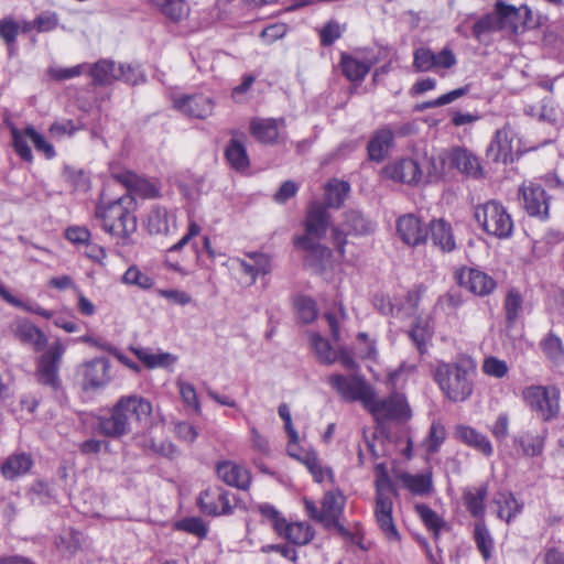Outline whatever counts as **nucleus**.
Wrapping results in <instances>:
<instances>
[{
    "instance_id": "1",
    "label": "nucleus",
    "mask_w": 564,
    "mask_h": 564,
    "mask_svg": "<svg viewBox=\"0 0 564 564\" xmlns=\"http://www.w3.org/2000/svg\"><path fill=\"white\" fill-rule=\"evenodd\" d=\"M476 366L469 358H459L452 362L436 361L433 379L443 395L452 402H464L474 392Z\"/></svg>"
},
{
    "instance_id": "2",
    "label": "nucleus",
    "mask_w": 564,
    "mask_h": 564,
    "mask_svg": "<svg viewBox=\"0 0 564 564\" xmlns=\"http://www.w3.org/2000/svg\"><path fill=\"white\" fill-rule=\"evenodd\" d=\"M134 198L126 194L113 200L101 199L95 209V216L101 220L102 229L113 237L128 238L137 230Z\"/></svg>"
},
{
    "instance_id": "3",
    "label": "nucleus",
    "mask_w": 564,
    "mask_h": 564,
    "mask_svg": "<svg viewBox=\"0 0 564 564\" xmlns=\"http://www.w3.org/2000/svg\"><path fill=\"white\" fill-rule=\"evenodd\" d=\"M382 175L393 182L412 185L423 181L424 176L437 177L440 173L432 159L424 158L422 161H417L405 158L386 165Z\"/></svg>"
},
{
    "instance_id": "4",
    "label": "nucleus",
    "mask_w": 564,
    "mask_h": 564,
    "mask_svg": "<svg viewBox=\"0 0 564 564\" xmlns=\"http://www.w3.org/2000/svg\"><path fill=\"white\" fill-rule=\"evenodd\" d=\"M394 488L387 474H381L376 480L375 516L380 530L390 541L399 540V532L392 518Z\"/></svg>"
},
{
    "instance_id": "5",
    "label": "nucleus",
    "mask_w": 564,
    "mask_h": 564,
    "mask_svg": "<svg viewBox=\"0 0 564 564\" xmlns=\"http://www.w3.org/2000/svg\"><path fill=\"white\" fill-rule=\"evenodd\" d=\"M475 218L490 236L509 238L513 230V220L503 205L496 200L487 202L475 209Z\"/></svg>"
},
{
    "instance_id": "6",
    "label": "nucleus",
    "mask_w": 564,
    "mask_h": 564,
    "mask_svg": "<svg viewBox=\"0 0 564 564\" xmlns=\"http://www.w3.org/2000/svg\"><path fill=\"white\" fill-rule=\"evenodd\" d=\"M525 404L542 420L549 421L560 411V391L555 387L531 386L523 390Z\"/></svg>"
},
{
    "instance_id": "7",
    "label": "nucleus",
    "mask_w": 564,
    "mask_h": 564,
    "mask_svg": "<svg viewBox=\"0 0 564 564\" xmlns=\"http://www.w3.org/2000/svg\"><path fill=\"white\" fill-rule=\"evenodd\" d=\"M327 382L344 401L360 402L364 408H366L375 390L364 377L358 375L334 373L328 377Z\"/></svg>"
},
{
    "instance_id": "8",
    "label": "nucleus",
    "mask_w": 564,
    "mask_h": 564,
    "mask_svg": "<svg viewBox=\"0 0 564 564\" xmlns=\"http://www.w3.org/2000/svg\"><path fill=\"white\" fill-rule=\"evenodd\" d=\"M365 409L369 411L377 421L388 419L406 420L411 415L405 397L397 392L388 398L380 399L373 390L372 397L369 399Z\"/></svg>"
},
{
    "instance_id": "9",
    "label": "nucleus",
    "mask_w": 564,
    "mask_h": 564,
    "mask_svg": "<svg viewBox=\"0 0 564 564\" xmlns=\"http://www.w3.org/2000/svg\"><path fill=\"white\" fill-rule=\"evenodd\" d=\"M329 223L326 208L318 203H313L307 212L306 234L296 239V245L304 250L315 251L319 248L317 241L325 235Z\"/></svg>"
},
{
    "instance_id": "10",
    "label": "nucleus",
    "mask_w": 564,
    "mask_h": 564,
    "mask_svg": "<svg viewBox=\"0 0 564 564\" xmlns=\"http://www.w3.org/2000/svg\"><path fill=\"white\" fill-rule=\"evenodd\" d=\"M65 350L66 345L61 340H55L47 351L41 356L37 366V373L42 383L53 388L57 387L58 367Z\"/></svg>"
},
{
    "instance_id": "11",
    "label": "nucleus",
    "mask_w": 564,
    "mask_h": 564,
    "mask_svg": "<svg viewBox=\"0 0 564 564\" xmlns=\"http://www.w3.org/2000/svg\"><path fill=\"white\" fill-rule=\"evenodd\" d=\"M10 333L21 344L30 346L34 351H42L46 344V335L28 318H15L9 326Z\"/></svg>"
},
{
    "instance_id": "12",
    "label": "nucleus",
    "mask_w": 564,
    "mask_h": 564,
    "mask_svg": "<svg viewBox=\"0 0 564 564\" xmlns=\"http://www.w3.org/2000/svg\"><path fill=\"white\" fill-rule=\"evenodd\" d=\"M110 361L107 358H95L82 366L84 390H97L106 387L110 380Z\"/></svg>"
},
{
    "instance_id": "13",
    "label": "nucleus",
    "mask_w": 564,
    "mask_h": 564,
    "mask_svg": "<svg viewBox=\"0 0 564 564\" xmlns=\"http://www.w3.org/2000/svg\"><path fill=\"white\" fill-rule=\"evenodd\" d=\"M173 106L186 116L205 119L213 115L215 102L208 96L194 94L174 98Z\"/></svg>"
},
{
    "instance_id": "14",
    "label": "nucleus",
    "mask_w": 564,
    "mask_h": 564,
    "mask_svg": "<svg viewBox=\"0 0 564 564\" xmlns=\"http://www.w3.org/2000/svg\"><path fill=\"white\" fill-rule=\"evenodd\" d=\"M457 280L460 286L479 296L488 295L496 288L491 276L474 268H463L457 274Z\"/></svg>"
},
{
    "instance_id": "15",
    "label": "nucleus",
    "mask_w": 564,
    "mask_h": 564,
    "mask_svg": "<svg viewBox=\"0 0 564 564\" xmlns=\"http://www.w3.org/2000/svg\"><path fill=\"white\" fill-rule=\"evenodd\" d=\"M373 230V224L364 217L362 214L356 210H350L346 214L345 230L337 227L333 229L334 240L337 243L338 251L344 257L345 237L349 234L366 235Z\"/></svg>"
},
{
    "instance_id": "16",
    "label": "nucleus",
    "mask_w": 564,
    "mask_h": 564,
    "mask_svg": "<svg viewBox=\"0 0 564 564\" xmlns=\"http://www.w3.org/2000/svg\"><path fill=\"white\" fill-rule=\"evenodd\" d=\"M216 473L218 478L230 487L247 490L251 485L250 471L235 462H219L216 466Z\"/></svg>"
},
{
    "instance_id": "17",
    "label": "nucleus",
    "mask_w": 564,
    "mask_h": 564,
    "mask_svg": "<svg viewBox=\"0 0 564 564\" xmlns=\"http://www.w3.org/2000/svg\"><path fill=\"white\" fill-rule=\"evenodd\" d=\"M516 133L510 126L497 130L488 149L487 155L495 162L508 163L512 161L513 139Z\"/></svg>"
},
{
    "instance_id": "18",
    "label": "nucleus",
    "mask_w": 564,
    "mask_h": 564,
    "mask_svg": "<svg viewBox=\"0 0 564 564\" xmlns=\"http://www.w3.org/2000/svg\"><path fill=\"white\" fill-rule=\"evenodd\" d=\"M199 506L204 513L223 516L232 512L228 494L219 487L207 488L199 496Z\"/></svg>"
},
{
    "instance_id": "19",
    "label": "nucleus",
    "mask_w": 564,
    "mask_h": 564,
    "mask_svg": "<svg viewBox=\"0 0 564 564\" xmlns=\"http://www.w3.org/2000/svg\"><path fill=\"white\" fill-rule=\"evenodd\" d=\"M397 232L401 240L409 246L421 245L427 238L426 227L412 214L403 215L398 219Z\"/></svg>"
},
{
    "instance_id": "20",
    "label": "nucleus",
    "mask_w": 564,
    "mask_h": 564,
    "mask_svg": "<svg viewBox=\"0 0 564 564\" xmlns=\"http://www.w3.org/2000/svg\"><path fill=\"white\" fill-rule=\"evenodd\" d=\"M523 207L531 216L547 217L549 202L545 191L538 184L529 182L520 188Z\"/></svg>"
},
{
    "instance_id": "21",
    "label": "nucleus",
    "mask_w": 564,
    "mask_h": 564,
    "mask_svg": "<svg viewBox=\"0 0 564 564\" xmlns=\"http://www.w3.org/2000/svg\"><path fill=\"white\" fill-rule=\"evenodd\" d=\"M283 118H253L250 121L251 134L261 143L274 144L281 137V129H284Z\"/></svg>"
},
{
    "instance_id": "22",
    "label": "nucleus",
    "mask_w": 564,
    "mask_h": 564,
    "mask_svg": "<svg viewBox=\"0 0 564 564\" xmlns=\"http://www.w3.org/2000/svg\"><path fill=\"white\" fill-rule=\"evenodd\" d=\"M99 431L112 437L127 434L130 431V421L123 408H120V401L113 406L109 416H102L98 422Z\"/></svg>"
},
{
    "instance_id": "23",
    "label": "nucleus",
    "mask_w": 564,
    "mask_h": 564,
    "mask_svg": "<svg viewBox=\"0 0 564 564\" xmlns=\"http://www.w3.org/2000/svg\"><path fill=\"white\" fill-rule=\"evenodd\" d=\"M345 507V497L339 490L327 491L322 500L321 522L336 527Z\"/></svg>"
},
{
    "instance_id": "24",
    "label": "nucleus",
    "mask_w": 564,
    "mask_h": 564,
    "mask_svg": "<svg viewBox=\"0 0 564 564\" xmlns=\"http://www.w3.org/2000/svg\"><path fill=\"white\" fill-rule=\"evenodd\" d=\"M454 434L458 441L475 448L485 456L492 455L494 448L490 441L486 435L479 433L475 429L460 424L455 427Z\"/></svg>"
},
{
    "instance_id": "25",
    "label": "nucleus",
    "mask_w": 564,
    "mask_h": 564,
    "mask_svg": "<svg viewBox=\"0 0 564 564\" xmlns=\"http://www.w3.org/2000/svg\"><path fill=\"white\" fill-rule=\"evenodd\" d=\"M237 261L243 273L251 278L252 283L256 282L259 275H267L272 271L271 259L265 253H247L245 259H238Z\"/></svg>"
},
{
    "instance_id": "26",
    "label": "nucleus",
    "mask_w": 564,
    "mask_h": 564,
    "mask_svg": "<svg viewBox=\"0 0 564 564\" xmlns=\"http://www.w3.org/2000/svg\"><path fill=\"white\" fill-rule=\"evenodd\" d=\"M276 534L294 545H305L314 538V530L307 522H288L285 520Z\"/></svg>"
},
{
    "instance_id": "27",
    "label": "nucleus",
    "mask_w": 564,
    "mask_h": 564,
    "mask_svg": "<svg viewBox=\"0 0 564 564\" xmlns=\"http://www.w3.org/2000/svg\"><path fill=\"white\" fill-rule=\"evenodd\" d=\"M120 408L129 416V421L134 419L137 422L148 421L152 414V404L145 398L139 395H126L119 399Z\"/></svg>"
},
{
    "instance_id": "28",
    "label": "nucleus",
    "mask_w": 564,
    "mask_h": 564,
    "mask_svg": "<svg viewBox=\"0 0 564 564\" xmlns=\"http://www.w3.org/2000/svg\"><path fill=\"white\" fill-rule=\"evenodd\" d=\"M147 226L150 234L167 235L176 226L175 215L163 207H154L149 213Z\"/></svg>"
},
{
    "instance_id": "29",
    "label": "nucleus",
    "mask_w": 564,
    "mask_h": 564,
    "mask_svg": "<svg viewBox=\"0 0 564 564\" xmlns=\"http://www.w3.org/2000/svg\"><path fill=\"white\" fill-rule=\"evenodd\" d=\"M33 460L25 453H15L10 455L1 466V474L6 479H15L25 475L32 467Z\"/></svg>"
},
{
    "instance_id": "30",
    "label": "nucleus",
    "mask_w": 564,
    "mask_h": 564,
    "mask_svg": "<svg viewBox=\"0 0 564 564\" xmlns=\"http://www.w3.org/2000/svg\"><path fill=\"white\" fill-rule=\"evenodd\" d=\"M449 161L453 166L469 176H478L481 167L478 159L466 149L456 148L449 153Z\"/></svg>"
},
{
    "instance_id": "31",
    "label": "nucleus",
    "mask_w": 564,
    "mask_h": 564,
    "mask_svg": "<svg viewBox=\"0 0 564 564\" xmlns=\"http://www.w3.org/2000/svg\"><path fill=\"white\" fill-rule=\"evenodd\" d=\"M131 350L150 369L166 368L176 361V357L169 352H155L150 348L143 347L131 348Z\"/></svg>"
},
{
    "instance_id": "32",
    "label": "nucleus",
    "mask_w": 564,
    "mask_h": 564,
    "mask_svg": "<svg viewBox=\"0 0 564 564\" xmlns=\"http://www.w3.org/2000/svg\"><path fill=\"white\" fill-rule=\"evenodd\" d=\"M430 229L434 245L440 247L442 251L449 252L455 249L456 243L448 223L443 219L433 220Z\"/></svg>"
},
{
    "instance_id": "33",
    "label": "nucleus",
    "mask_w": 564,
    "mask_h": 564,
    "mask_svg": "<svg viewBox=\"0 0 564 564\" xmlns=\"http://www.w3.org/2000/svg\"><path fill=\"white\" fill-rule=\"evenodd\" d=\"M162 14L173 22H180L189 14V6L186 0H150Z\"/></svg>"
},
{
    "instance_id": "34",
    "label": "nucleus",
    "mask_w": 564,
    "mask_h": 564,
    "mask_svg": "<svg viewBox=\"0 0 564 564\" xmlns=\"http://www.w3.org/2000/svg\"><path fill=\"white\" fill-rule=\"evenodd\" d=\"M393 133L390 129H381L376 132L368 144V153L371 160H382L391 147Z\"/></svg>"
},
{
    "instance_id": "35",
    "label": "nucleus",
    "mask_w": 564,
    "mask_h": 564,
    "mask_svg": "<svg viewBox=\"0 0 564 564\" xmlns=\"http://www.w3.org/2000/svg\"><path fill=\"white\" fill-rule=\"evenodd\" d=\"M541 348L546 358L556 367H564V343L554 333H549L541 341Z\"/></svg>"
},
{
    "instance_id": "36",
    "label": "nucleus",
    "mask_w": 564,
    "mask_h": 564,
    "mask_svg": "<svg viewBox=\"0 0 564 564\" xmlns=\"http://www.w3.org/2000/svg\"><path fill=\"white\" fill-rule=\"evenodd\" d=\"M372 63L361 61L356 56L343 55L341 67L345 76L352 82L362 80L369 73Z\"/></svg>"
},
{
    "instance_id": "37",
    "label": "nucleus",
    "mask_w": 564,
    "mask_h": 564,
    "mask_svg": "<svg viewBox=\"0 0 564 564\" xmlns=\"http://www.w3.org/2000/svg\"><path fill=\"white\" fill-rule=\"evenodd\" d=\"M90 74L96 84L108 85L115 80H119L122 72L118 70V65L113 62L102 59L91 67Z\"/></svg>"
},
{
    "instance_id": "38",
    "label": "nucleus",
    "mask_w": 564,
    "mask_h": 564,
    "mask_svg": "<svg viewBox=\"0 0 564 564\" xmlns=\"http://www.w3.org/2000/svg\"><path fill=\"white\" fill-rule=\"evenodd\" d=\"M495 503L498 507V517L506 522H510L522 511V503L518 502L511 492H499Z\"/></svg>"
},
{
    "instance_id": "39",
    "label": "nucleus",
    "mask_w": 564,
    "mask_h": 564,
    "mask_svg": "<svg viewBox=\"0 0 564 564\" xmlns=\"http://www.w3.org/2000/svg\"><path fill=\"white\" fill-rule=\"evenodd\" d=\"M488 488L481 485L477 488L469 489L464 495V501L468 511L474 517H482L485 513V500L487 498Z\"/></svg>"
},
{
    "instance_id": "40",
    "label": "nucleus",
    "mask_w": 564,
    "mask_h": 564,
    "mask_svg": "<svg viewBox=\"0 0 564 564\" xmlns=\"http://www.w3.org/2000/svg\"><path fill=\"white\" fill-rule=\"evenodd\" d=\"M226 158L229 164L237 171H243L249 166L246 147L239 139L230 140L226 149Z\"/></svg>"
},
{
    "instance_id": "41",
    "label": "nucleus",
    "mask_w": 564,
    "mask_h": 564,
    "mask_svg": "<svg viewBox=\"0 0 564 564\" xmlns=\"http://www.w3.org/2000/svg\"><path fill=\"white\" fill-rule=\"evenodd\" d=\"M0 297L7 302L8 304H10L11 306L13 307H17V308H21L25 312H30V313H34V314H37L42 317H45V318H51L53 316V314L36 305V304H28V303H24L22 300H20L19 297H17L15 295H13L3 284L2 282L0 281Z\"/></svg>"
},
{
    "instance_id": "42",
    "label": "nucleus",
    "mask_w": 564,
    "mask_h": 564,
    "mask_svg": "<svg viewBox=\"0 0 564 564\" xmlns=\"http://www.w3.org/2000/svg\"><path fill=\"white\" fill-rule=\"evenodd\" d=\"M497 10L500 18L501 30L517 33L521 21L520 10L512 6H507L501 1L497 2Z\"/></svg>"
},
{
    "instance_id": "43",
    "label": "nucleus",
    "mask_w": 564,
    "mask_h": 564,
    "mask_svg": "<svg viewBox=\"0 0 564 564\" xmlns=\"http://www.w3.org/2000/svg\"><path fill=\"white\" fill-rule=\"evenodd\" d=\"M349 192V185L346 182L332 180L325 186V199L329 207H339Z\"/></svg>"
},
{
    "instance_id": "44",
    "label": "nucleus",
    "mask_w": 564,
    "mask_h": 564,
    "mask_svg": "<svg viewBox=\"0 0 564 564\" xmlns=\"http://www.w3.org/2000/svg\"><path fill=\"white\" fill-rule=\"evenodd\" d=\"M506 319L509 325L516 323L523 312V299L516 289L508 291L505 300Z\"/></svg>"
},
{
    "instance_id": "45",
    "label": "nucleus",
    "mask_w": 564,
    "mask_h": 564,
    "mask_svg": "<svg viewBox=\"0 0 564 564\" xmlns=\"http://www.w3.org/2000/svg\"><path fill=\"white\" fill-rule=\"evenodd\" d=\"M457 64L455 53L448 46L443 47L438 53L433 52L431 61V72L445 75V72Z\"/></svg>"
},
{
    "instance_id": "46",
    "label": "nucleus",
    "mask_w": 564,
    "mask_h": 564,
    "mask_svg": "<svg viewBox=\"0 0 564 564\" xmlns=\"http://www.w3.org/2000/svg\"><path fill=\"white\" fill-rule=\"evenodd\" d=\"M121 281L127 285L138 286L142 290H150L154 285V280L135 264L127 269Z\"/></svg>"
},
{
    "instance_id": "47",
    "label": "nucleus",
    "mask_w": 564,
    "mask_h": 564,
    "mask_svg": "<svg viewBox=\"0 0 564 564\" xmlns=\"http://www.w3.org/2000/svg\"><path fill=\"white\" fill-rule=\"evenodd\" d=\"M311 344L321 362L333 364L337 360L336 350L321 335L316 333L311 334Z\"/></svg>"
},
{
    "instance_id": "48",
    "label": "nucleus",
    "mask_w": 564,
    "mask_h": 564,
    "mask_svg": "<svg viewBox=\"0 0 564 564\" xmlns=\"http://www.w3.org/2000/svg\"><path fill=\"white\" fill-rule=\"evenodd\" d=\"M400 479L402 484L414 495L427 494L432 488L431 478L426 475L402 474Z\"/></svg>"
},
{
    "instance_id": "49",
    "label": "nucleus",
    "mask_w": 564,
    "mask_h": 564,
    "mask_svg": "<svg viewBox=\"0 0 564 564\" xmlns=\"http://www.w3.org/2000/svg\"><path fill=\"white\" fill-rule=\"evenodd\" d=\"M56 547L59 552L66 555L75 554L80 547V534L79 532L68 529L65 530L57 539H56Z\"/></svg>"
},
{
    "instance_id": "50",
    "label": "nucleus",
    "mask_w": 564,
    "mask_h": 564,
    "mask_svg": "<svg viewBox=\"0 0 564 564\" xmlns=\"http://www.w3.org/2000/svg\"><path fill=\"white\" fill-rule=\"evenodd\" d=\"M123 182L128 188L143 197H154L158 189L149 181L141 178L134 174L128 173L123 176Z\"/></svg>"
},
{
    "instance_id": "51",
    "label": "nucleus",
    "mask_w": 564,
    "mask_h": 564,
    "mask_svg": "<svg viewBox=\"0 0 564 564\" xmlns=\"http://www.w3.org/2000/svg\"><path fill=\"white\" fill-rule=\"evenodd\" d=\"M415 511L426 528L433 532L434 536H437L441 529L444 527V521L438 517V514L423 503L416 505Z\"/></svg>"
},
{
    "instance_id": "52",
    "label": "nucleus",
    "mask_w": 564,
    "mask_h": 564,
    "mask_svg": "<svg viewBox=\"0 0 564 564\" xmlns=\"http://www.w3.org/2000/svg\"><path fill=\"white\" fill-rule=\"evenodd\" d=\"M475 542L477 544L478 550L482 554L484 558L487 560L490 557L491 550L494 546V541L490 536V533L484 522H477L474 531Z\"/></svg>"
},
{
    "instance_id": "53",
    "label": "nucleus",
    "mask_w": 564,
    "mask_h": 564,
    "mask_svg": "<svg viewBox=\"0 0 564 564\" xmlns=\"http://www.w3.org/2000/svg\"><path fill=\"white\" fill-rule=\"evenodd\" d=\"M499 14L497 8L492 13H488L481 19H479L474 28L473 33L477 39H480V36L485 33L494 32L501 30V24L499 20Z\"/></svg>"
},
{
    "instance_id": "54",
    "label": "nucleus",
    "mask_w": 564,
    "mask_h": 564,
    "mask_svg": "<svg viewBox=\"0 0 564 564\" xmlns=\"http://www.w3.org/2000/svg\"><path fill=\"white\" fill-rule=\"evenodd\" d=\"M417 369L416 364L404 361L397 369L389 371L388 382L392 388L402 386Z\"/></svg>"
},
{
    "instance_id": "55",
    "label": "nucleus",
    "mask_w": 564,
    "mask_h": 564,
    "mask_svg": "<svg viewBox=\"0 0 564 564\" xmlns=\"http://www.w3.org/2000/svg\"><path fill=\"white\" fill-rule=\"evenodd\" d=\"M446 438V430L440 422H433L429 435L424 442L426 452L436 453Z\"/></svg>"
},
{
    "instance_id": "56",
    "label": "nucleus",
    "mask_w": 564,
    "mask_h": 564,
    "mask_svg": "<svg viewBox=\"0 0 564 564\" xmlns=\"http://www.w3.org/2000/svg\"><path fill=\"white\" fill-rule=\"evenodd\" d=\"M304 466L312 474L316 482H323L326 479L333 481L332 470L327 467L322 466L316 453L313 456L304 457Z\"/></svg>"
},
{
    "instance_id": "57",
    "label": "nucleus",
    "mask_w": 564,
    "mask_h": 564,
    "mask_svg": "<svg viewBox=\"0 0 564 564\" xmlns=\"http://www.w3.org/2000/svg\"><path fill=\"white\" fill-rule=\"evenodd\" d=\"M177 387H178L180 395H181L183 402L187 406H191L196 414H200L202 406L198 401V397H197L195 387L192 383L185 382V381H178Z\"/></svg>"
},
{
    "instance_id": "58",
    "label": "nucleus",
    "mask_w": 564,
    "mask_h": 564,
    "mask_svg": "<svg viewBox=\"0 0 564 564\" xmlns=\"http://www.w3.org/2000/svg\"><path fill=\"white\" fill-rule=\"evenodd\" d=\"M517 442L525 456H536L542 453L543 440L539 435L527 433L520 436Z\"/></svg>"
},
{
    "instance_id": "59",
    "label": "nucleus",
    "mask_w": 564,
    "mask_h": 564,
    "mask_svg": "<svg viewBox=\"0 0 564 564\" xmlns=\"http://www.w3.org/2000/svg\"><path fill=\"white\" fill-rule=\"evenodd\" d=\"M295 307L300 318L304 323L313 322L317 316V308L315 302L305 296H300L295 300Z\"/></svg>"
},
{
    "instance_id": "60",
    "label": "nucleus",
    "mask_w": 564,
    "mask_h": 564,
    "mask_svg": "<svg viewBox=\"0 0 564 564\" xmlns=\"http://www.w3.org/2000/svg\"><path fill=\"white\" fill-rule=\"evenodd\" d=\"M409 335L421 352H424L427 340L431 338L432 333L429 328L427 323L417 322L412 329L409 332Z\"/></svg>"
},
{
    "instance_id": "61",
    "label": "nucleus",
    "mask_w": 564,
    "mask_h": 564,
    "mask_svg": "<svg viewBox=\"0 0 564 564\" xmlns=\"http://www.w3.org/2000/svg\"><path fill=\"white\" fill-rule=\"evenodd\" d=\"M25 133L39 152H42L47 159L55 156L54 147L47 142L44 137L40 134L34 128H25Z\"/></svg>"
},
{
    "instance_id": "62",
    "label": "nucleus",
    "mask_w": 564,
    "mask_h": 564,
    "mask_svg": "<svg viewBox=\"0 0 564 564\" xmlns=\"http://www.w3.org/2000/svg\"><path fill=\"white\" fill-rule=\"evenodd\" d=\"M482 371L494 378H503L508 373L509 367L506 361L490 356L484 360Z\"/></svg>"
},
{
    "instance_id": "63",
    "label": "nucleus",
    "mask_w": 564,
    "mask_h": 564,
    "mask_svg": "<svg viewBox=\"0 0 564 564\" xmlns=\"http://www.w3.org/2000/svg\"><path fill=\"white\" fill-rule=\"evenodd\" d=\"M257 509L265 520L271 522L273 530L278 533L285 521V518L281 516L280 511L269 503H261Z\"/></svg>"
},
{
    "instance_id": "64",
    "label": "nucleus",
    "mask_w": 564,
    "mask_h": 564,
    "mask_svg": "<svg viewBox=\"0 0 564 564\" xmlns=\"http://www.w3.org/2000/svg\"><path fill=\"white\" fill-rule=\"evenodd\" d=\"M178 530L203 538L207 534L205 522L200 518H186L176 523Z\"/></svg>"
}]
</instances>
